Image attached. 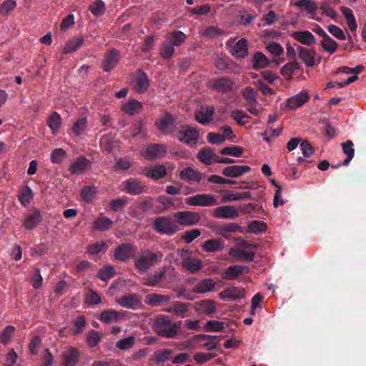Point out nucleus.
I'll return each instance as SVG.
<instances>
[{
  "label": "nucleus",
  "mask_w": 366,
  "mask_h": 366,
  "mask_svg": "<svg viewBox=\"0 0 366 366\" xmlns=\"http://www.w3.org/2000/svg\"><path fill=\"white\" fill-rule=\"evenodd\" d=\"M196 310L200 314L213 315L217 311L216 303L211 300H203L196 302Z\"/></svg>",
  "instance_id": "obj_25"
},
{
  "label": "nucleus",
  "mask_w": 366,
  "mask_h": 366,
  "mask_svg": "<svg viewBox=\"0 0 366 366\" xmlns=\"http://www.w3.org/2000/svg\"><path fill=\"white\" fill-rule=\"evenodd\" d=\"M204 177V174L192 167H186L183 169L179 174V178L184 181L201 182Z\"/></svg>",
  "instance_id": "obj_26"
},
{
  "label": "nucleus",
  "mask_w": 366,
  "mask_h": 366,
  "mask_svg": "<svg viewBox=\"0 0 366 366\" xmlns=\"http://www.w3.org/2000/svg\"><path fill=\"white\" fill-rule=\"evenodd\" d=\"M117 302L120 306L131 310H137L142 305L141 297L137 294L123 295L117 300Z\"/></svg>",
  "instance_id": "obj_11"
},
{
  "label": "nucleus",
  "mask_w": 366,
  "mask_h": 366,
  "mask_svg": "<svg viewBox=\"0 0 366 366\" xmlns=\"http://www.w3.org/2000/svg\"><path fill=\"white\" fill-rule=\"evenodd\" d=\"M167 152V147L162 144H154L148 146L142 152V155L147 160H154L163 157Z\"/></svg>",
  "instance_id": "obj_7"
},
{
  "label": "nucleus",
  "mask_w": 366,
  "mask_h": 366,
  "mask_svg": "<svg viewBox=\"0 0 366 366\" xmlns=\"http://www.w3.org/2000/svg\"><path fill=\"white\" fill-rule=\"evenodd\" d=\"M134 89L138 93H144L148 89L149 82L145 72L139 71L134 79Z\"/></svg>",
  "instance_id": "obj_35"
},
{
  "label": "nucleus",
  "mask_w": 366,
  "mask_h": 366,
  "mask_svg": "<svg viewBox=\"0 0 366 366\" xmlns=\"http://www.w3.org/2000/svg\"><path fill=\"white\" fill-rule=\"evenodd\" d=\"M157 202L162 205V207L157 208V212L159 213L165 212L167 209L174 205L173 200L171 197L163 195L159 196L157 198Z\"/></svg>",
  "instance_id": "obj_55"
},
{
  "label": "nucleus",
  "mask_w": 366,
  "mask_h": 366,
  "mask_svg": "<svg viewBox=\"0 0 366 366\" xmlns=\"http://www.w3.org/2000/svg\"><path fill=\"white\" fill-rule=\"evenodd\" d=\"M320 45L325 51L330 54H334L338 47L337 43L332 39L329 35L320 41Z\"/></svg>",
  "instance_id": "obj_46"
},
{
  "label": "nucleus",
  "mask_w": 366,
  "mask_h": 366,
  "mask_svg": "<svg viewBox=\"0 0 366 366\" xmlns=\"http://www.w3.org/2000/svg\"><path fill=\"white\" fill-rule=\"evenodd\" d=\"M89 10L96 16H102L105 10V4L102 0H96L89 5Z\"/></svg>",
  "instance_id": "obj_57"
},
{
  "label": "nucleus",
  "mask_w": 366,
  "mask_h": 366,
  "mask_svg": "<svg viewBox=\"0 0 366 366\" xmlns=\"http://www.w3.org/2000/svg\"><path fill=\"white\" fill-rule=\"evenodd\" d=\"M293 37L305 45H315L316 39L314 35L309 31H295L292 34Z\"/></svg>",
  "instance_id": "obj_32"
},
{
  "label": "nucleus",
  "mask_w": 366,
  "mask_h": 366,
  "mask_svg": "<svg viewBox=\"0 0 366 366\" xmlns=\"http://www.w3.org/2000/svg\"><path fill=\"white\" fill-rule=\"evenodd\" d=\"M147 297L148 299V303L152 305H162L169 301V297L167 296L160 295L158 294H151Z\"/></svg>",
  "instance_id": "obj_60"
},
{
  "label": "nucleus",
  "mask_w": 366,
  "mask_h": 366,
  "mask_svg": "<svg viewBox=\"0 0 366 366\" xmlns=\"http://www.w3.org/2000/svg\"><path fill=\"white\" fill-rule=\"evenodd\" d=\"M174 123V117L171 114L166 112L164 117L159 119L157 123V127L164 133L170 134L177 131Z\"/></svg>",
  "instance_id": "obj_14"
},
{
  "label": "nucleus",
  "mask_w": 366,
  "mask_h": 366,
  "mask_svg": "<svg viewBox=\"0 0 366 366\" xmlns=\"http://www.w3.org/2000/svg\"><path fill=\"white\" fill-rule=\"evenodd\" d=\"M16 6L15 0H6L0 5V15L6 16Z\"/></svg>",
  "instance_id": "obj_58"
},
{
  "label": "nucleus",
  "mask_w": 366,
  "mask_h": 366,
  "mask_svg": "<svg viewBox=\"0 0 366 366\" xmlns=\"http://www.w3.org/2000/svg\"><path fill=\"white\" fill-rule=\"evenodd\" d=\"M154 229L162 234L173 235L179 230V226L172 222L169 217H159L154 221Z\"/></svg>",
  "instance_id": "obj_3"
},
{
  "label": "nucleus",
  "mask_w": 366,
  "mask_h": 366,
  "mask_svg": "<svg viewBox=\"0 0 366 366\" xmlns=\"http://www.w3.org/2000/svg\"><path fill=\"white\" fill-rule=\"evenodd\" d=\"M175 219L182 226H192L200 220L199 214L192 211H180L174 214Z\"/></svg>",
  "instance_id": "obj_8"
},
{
  "label": "nucleus",
  "mask_w": 366,
  "mask_h": 366,
  "mask_svg": "<svg viewBox=\"0 0 366 366\" xmlns=\"http://www.w3.org/2000/svg\"><path fill=\"white\" fill-rule=\"evenodd\" d=\"M242 94L247 105L258 104L257 97L254 96V89L252 88H245L244 89L242 90Z\"/></svg>",
  "instance_id": "obj_61"
},
{
  "label": "nucleus",
  "mask_w": 366,
  "mask_h": 366,
  "mask_svg": "<svg viewBox=\"0 0 366 366\" xmlns=\"http://www.w3.org/2000/svg\"><path fill=\"white\" fill-rule=\"evenodd\" d=\"M188 205L199 207L216 206L219 203L214 196L210 194H200L189 197L185 199Z\"/></svg>",
  "instance_id": "obj_5"
},
{
  "label": "nucleus",
  "mask_w": 366,
  "mask_h": 366,
  "mask_svg": "<svg viewBox=\"0 0 366 366\" xmlns=\"http://www.w3.org/2000/svg\"><path fill=\"white\" fill-rule=\"evenodd\" d=\"M342 152L346 155V159L342 162L343 166H347L350 164L351 160L355 156L354 144L351 140H347L341 144Z\"/></svg>",
  "instance_id": "obj_43"
},
{
  "label": "nucleus",
  "mask_w": 366,
  "mask_h": 366,
  "mask_svg": "<svg viewBox=\"0 0 366 366\" xmlns=\"http://www.w3.org/2000/svg\"><path fill=\"white\" fill-rule=\"evenodd\" d=\"M341 11L346 19L347 24L350 29L351 31H355L357 29V26L352 11L350 8L343 6L341 8Z\"/></svg>",
  "instance_id": "obj_45"
},
{
  "label": "nucleus",
  "mask_w": 366,
  "mask_h": 366,
  "mask_svg": "<svg viewBox=\"0 0 366 366\" xmlns=\"http://www.w3.org/2000/svg\"><path fill=\"white\" fill-rule=\"evenodd\" d=\"M300 65L299 64L293 61L285 64L281 69V74L287 79H291L292 77V74L295 71L299 69Z\"/></svg>",
  "instance_id": "obj_48"
},
{
  "label": "nucleus",
  "mask_w": 366,
  "mask_h": 366,
  "mask_svg": "<svg viewBox=\"0 0 366 366\" xmlns=\"http://www.w3.org/2000/svg\"><path fill=\"white\" fill-rule=\"evenodd\" d=\"M168 41L174 47L180 46L185 41L186 35L181 31H174L169 33L165 39Z\"/></svg>",
  "instance_id": "obj_42"
},
{
  "label": "nucleus",
  "mask_w": 366,
  "mask_h": 366,
  "mask_svg": "<svg viewBox=\"0 0 366 366\" xmlns=\"http://www.w3.org/2000/svg\"><path fill=\"white\" fill-rule=\"evenodd\" d=\"M204 330L206 332H221L224 330V326L222 322L209 320L205 323Z\"/></svg>",
  "instance_id": "obj_54"
},
{
  "label": "nucleus",
  "mask_w": 366,
  "mask_h": 366,
  "mask_svg": "<svg viewBox=\"0 0 366 366\" xmlns=\"http://www.w3.org/2000/svg\"><path fill=\"white\" fill-rule=\"evenodd\" d=\"M222 193L224 194L222 196V200L224 202L247 199L252 197V194L249 192L234 194L229 191H223Z\"/></svg>",
  "instance_id": "obj_41"
},
{
  "label": "nucleus",
  "mask_w": 366,
  "mask_h": 366,
  "mask_svg": "<svg viewBox=\"0 0 366 366\" xmlns=\"http://www.w3.org/2000/svg\"><path fill=\"white\" fill-rule=\"evenodd\" d=\"M119 61V52L115 49H112L105 54L102 62V68L106 72L111 71Z\"/></svg>",
  "instance_id": "obj_12"
},
{
  "label": "nucleus",
  "mask_w": 366,
  "mask_h": 366,
  "mask_svg": "<svg viewBox=\"0 0 366 366\" xmlns=\"http://www.w3.org/2000/svg\"><path fill=\"white\" fill-rule=\"evenodd\" d=\"M239 215L237 209L230 205L221 206L215 209L214 216L216 218L234 219Z\"/></svg>",
  "instance_id": "obj_19"
},
{
  "label": "nucleus",
  "mask_w": 366,
  "mask_h": 366,
  "mask_svg": "<svg viewBox=\"0 0 366 366\" xmlns=\"http://www.w3.org/2000/svg\"><path fill=\"white\" fill-rule=\"evenodd\" d=\"M214 112L213 106L202 107L199 111L195 112V119L202 124L207 125L212 121Z\"/></svg>",
  "instance_id": "obj_15"
},
{
  "label": "nucleus",
  "mask_w": 366,
  "mask_h": 366,
  "mask_svg": "<svg viewBox=\"0 0 366 366\" xmlns=\"http://www.w3.org/2000/svg\"><path fill=\"white\" fill-rule=\"evenodd\" d=\"M234 81L227 76L218 77L210 84L209 87L219 93H228L233 90Z\"/></svg>",
  "instance_id": "obj_9"
},
{
  "label": "nucleus",
  "mask_w": 366,
  "mask_h": 366,
  "mask_svg": "<svg viewBox=\"0 0 366 366\" xmlns=\"http://www.w3.org/2000/svg\"><path fill=\"white\" fill-rule=\"evenodd\" d=\"M163 254L160 252H153L145 249L136 258L134 264L141 272H145L162 261Z\"/></svg>",
  "instance_id": "obj_2"
},
{
  "label": "nucleus",
  "mask_w": 366,
  "mask_h": 366,
  "mask_svg": "<svg viewBox=\"0 0 366 366\" xmlns=\"http://www.w3.org/2000/svg\"><path fill=\"white\" fill-rule=\"evenodd\" d=\"M47 125L51 130L53 134H56L61 125V117L60 114L56 112H53L48 118Z\"/></svg>",
  "instance_id": "obj_44"
},
{
  "label": "nucleus",
  "mask_w": 366,
  "mask_h": 366,
  "mask_svg": "<svg viewBox=\"0 0 366 366\" xmlns=\"http://www.w3.org/2000/svg\"><path fill=\"white\" fill-rule=\"evenodd\" d=\"M129 202V198L124 197L122 198L112 199L110 201L111 209L114 212H124V206Z\"/></svg>",
  "instance_id": "obj_51"
},
{
  "label": "nucleus",
  "mask_w": 366,
  "mask_h": 366,
  "mask_svg": "<svg viewBox=\"0 0 366 366\" xmlns=\"http://www.w3.org/2000/svg\"><path fill=\"white\" fill-rule=\"evenodd\" d=\"M252 67L255 70L267 68L269 61L267 57L260 51H256L252 60Z\"/></svg>",
  "instance_id": "obj_38"
},
{
  "label": "nucleus",
  "mask_w": 366,
  "mask_h": 366,
  "mask_svg": "<svg viewBox=\"0 0 366 366\" xmlns=\"http://www.w3.org/2000/svg\"><path fill=\"white\" fill-rule=\"evenodd\" d=\"M204 252H217L224 249L223 242L219 239H209L201 245Z\"/></svg>",
  "instance_id": "obj_28"
},
{
  "label": "nucleus",
  "mask_w": 366,
  "mask_h": 366,
  "mask_svg": "<svg viewBox=\"0 0 366 366\" xmlns=\"http://www.w3.org/2000/svg\"><path fill=\"white\" fill-rule=\"evenodd\" d=\"M232 118L241 126L245 125L248 123L247 119H250V117L244 113L243 110L237 109L231 112Z\"/></svg>",
  "instance_id": "obj_49"
},
{
  "label": "nucleus",
  "mask_w": 366,
  "mask_h": 366,
  "mask_svg": "<svg viewBox=\"0 0 366 366\" xmlns=\"http://www.w3.org/2000/svg\"><path fill=\"white\" fill-rule=\"evenodd\" d=\"M90 167L89 161L85 157H80L70 165L69 170L73 174H81Z\"/></svg>",
  "instance_id": "obj_23"
},
{
  "label": "nucleus",
  "mask_w": 366,
  "mask_h": 366,
  "mask_svg": "<svg viewBox=\"0 0 366 366\" xmlns=\"http://www.w3.org/2000/svg\"><path fill=\"white\" fill-rule=\"evenodd\" d=\"M42 216L39 209H30L25 215V219L23 222L24 227L26 229H34L41 222Z\"/></svg>",
  "instance_id": "obj_13"
},
{
  "label": "nucleus",
  "mask_w": 366,
  "mask_h": 366,
  "mask_svg": "<svg viewBox=\"0 0 366 366\" xmlns=\"http://www.w3.org/2000/svg\"><path fill=\"white\" fill-rule=\"evenodd\" d=\"M164 276H147L144 278L143 284L152 287H165L166 285L162 284V279Z\"/></svg>",
  "instance_id": "obj_56"
},
{
  "label": "nucleus",
  "mask_w": 366,
  "mask_h": 366,
  "mask_svg": "<svg viewBox=\"0 0 366 366\" xmlns=\"http://www.w3.org/2000/svg\"><path fill=\"white\" fill-rule=\"evenodd\" d=\"M223 31L217 26H208L202 33L207 38L214 39L223 34Z\"/></svg>",
  "instance_id": "obj_63"
},
{
  "label": "nucleus",
  "mask_w": 366,
  "mask_h": 366,
  "mask_svg": "<svg viewBox=\"0 0 366 366\" xmlns=\"http://www.w3.org/2000/svg\"><path fill=\"white\" fill-rule=\"evenodd\" d=\"M142 108V104L136 99H130L122 106V110L131 116L137 114Z\"/></svg>",
  "instance_id": "obj_40"
},
{
  "label": "nucleus",
  "mask_w": 366,
  "mask_h": 366,
  "mask_svg": "<svg viewBox=\"0 0 366 366\" xmlns=\"http://www.w3.org/2000/svg\"><path fill=\"white\" fill-rule=\"evenodd\" d=\"M143 174L154 179H159L166 175V169L163 165H155L152 167H145Z\"/></svg>",
  "instance_id": "obj_33"
},
{
  "label": "nucleus",
  "mask_w": 366,
  "mask_h": 366,
  "mask_svg": "<svg viewBox=\"0 0 366 366\" xmlns=\"http://www.w3.org/2000/svg\"><path fill=\"white\" fill-rule=\"evenodd\" d=\"M136 247L131 244H122L114 250V258L120 262H127L134 255Z\"/></svg>",
  "instance_id": "obj_10"
},
{
  "label": "nucleus",
  "mask_w": 366,
  "mask_h": 366,
  "mask_svg": "<svg viewBox=\"0 0 366 366\" xmlns=\"http://www.w3.org/2000/svg\"><path fill=\"white\" fill-rule=\"evenodd\" d=\"M124 190L133 195H137L143 193L146 187L138 179H128L124 182Z\"/></svg>",
  "instance_id": "obj_18"
},
{
  "label": "nucleus",
  "mask_w": 366,
  "mask_h": 366,
  "mask_svg": "<svg viewBox=\"0 0 366 366\" xmlns=\"http://www.w3.org/2000/svg\"><path fill=\"white\" fill-rule=\"evenodd\" d=\"M181 327V322H172L169 316H160L154 322V330L165 338H174Z\"/></svg>",
  "instance_id": "obj_1"
},
{
  "label": "nucleus",
  "mask_w": 366,
  "mask_h": 366,
  "mask_svg": "<svg viewBox=\"0 0 366 366\" xmlns=\"http://www.w3.org/2000/svg\"><path fill=\"white\" fill-rule=\"evenodd\" d=\"M219 297L222 300H236L244 297V289L239 287H230L219 294Z\"/></svg>",
  "instance_id": "obj_21"
},
{
  "label": "nucleus",
  "mask_w": 366,
  "mask_h": 366,
  "mask_svg": "<svg viewBox=\"0 0 366 366\" xmlns=\"http://www.w3.org/2000/svg\"><path fill=\"white\" fill-rule=\"evenodd\" d=\"M87 127L86 118L84 117L77 120L73 125L72 131L76 136L83 134Z\"/></svg>",
  "instance_id": "obj_64"
},
{
  "label": "nucleus",
  "mask_w": 366,
  "mask_h": 366,
  "mask_svg": "<svg viewBox=\"0 0 366 366\" xmlns=\"http://www.w3.org/2000/svg\"><path fill=\"white\" fill-rule=\"evenodd\" d=\"M177 132L178 139L188 145H195L199 137L198 130L188 124H182L177 129Z\"/></svg>",
  "instance_id": "obj_4"
},
{
  "label": "nucleus",
  "mask_w": 366,
  "mask_h": 366,
  "mask_svg": "<svg viewBox=\"0 0 366 366\" xmlns=\"http://www.w3.org/2000/svg\"><path fill=\"white\" fill-rule=\"evenodd\" d=\"M229 254L235 259H243L252 262L254 259V253L252 251L244 250L242 248H232L229 251Z\"/></svg>",
  "instance_id": "obj_30"
},
{
  "label": "nucleus",
  "mask_w": 366,
  "mask_h": 366,
  "mask_svg": "<svg viewBox=\"0 0 366 366\" xmlns=\"http://www.w3.org/2000/svg\"><path fill=\"white\" fill-rule=\"evenodd\" d=\"M84 42V39L81 36L69 40L62 49V54H66L77 51L83 45Z\"/></svg>",
  "instance_id": "obj_37"
},
{
  "label": "nucleus",
  "mask_w": 366,
  "mask_h": 366,
  "mask_svg": "<svg viewBox=\"0 0 366 366\" xmlns=\"http://www.w3.org/2000/svg\"><path fill=\"white\" fill-rule=\"evenodd\" d=\"M298 8H304L310 14L315 13L317 6L313 0H299L295 3Z\"/></svg>",
  "instance_id": "obj_47"
},
{
  "label": "nucleus",
  "mask_w": 366,
  "mask_h": 366,
  "mask_svg": "<svg viewBox=\"0 0 366 366\" xmlns=\"http://www.w3.org/2000/svg\"><path fill=\"white\" fill-rule=\"evenodd\" d=\"M101 339L100 333L95 330H90L86 337V343L91 348L97 346Z\"/></svg>",
  "instance_id": "obj_62"
},
{
  "label": "nucleus",
  "mask_w": 366,
  "mask_h": 366,
  "mask_svg": "<svg viewBox=\"0 0 366 366\" xmlns=\"http://www.w3.org/2000/svg\"><path fill=\"white\" fill-rule=\"evenodd\" d=\"M182 264L184 269L194 273L200 270L202 267V262L194 257L187 256L183 259Z\"/></svg>",
  "instance_id": "obj_27"
},
{
  "label": "nucleus",
  "mask_w": 366,
  "mask_h": 366,
  "mask_svg": "<svg viewBox=\"0 0 366 366\" xmlns=\"http://www.w3.org/2000/svg\"><path fill=\"white\" fill-rule=\"evenodd\" d=\"M112 225L113 222L110 218L100 215L94 221L92 229L94 231H107Z\"/></svg>",
  "instance_id": "obj_31"
},
{
  "label": "nucleus",
  "mask_w": 366,
  "mask_h": 366,
  "mask_svg": "<svg viewBox=\"0 0 366 366\" xmlns=\"http://www.w3.org/2000/svg\"><path fill=\"white\" fill-rule=\"evenodd\" d=\"M63 359L65 366H74L79 360V352L70 347L63 353Z\"/></svg>",
  "instance_id": "obj_29"
},
{
  "label": "nucleus",
  "mask_w": 366,
  "mask_h": 366,
  "mask_svg": "<svg viewBox=\"0 0 366 366\" xmlns=\"http://www.w3.org/2000/svg\"><path fill=\"white\" fill-rule=\"evenodd\" d=\"M244 152V149L238 146H229L223 148L220 151V154L222 155H229L235 157H239L242 156Z\"/></svg>",
  "instance_id": "obj_53"
},
{
  "label": "nucleus",
  "mask_w": 366,
  "mask_h": 366,
  "mask_svg": "<svg viewBox=\"0 0 366 366\" xmlns=\"http://www.w3.org/2000/svg\"><path fill=\"white\" fill-rule=\"evenodd\" d=\"M215 282L211 279H204L197 283L193 288V292L202 294L214 290Z\"/></svg>",
  "instance_id": "obj_39"
},
{
  "label": "nucleus",
  "mask_w": 366,
  "mask_h": 366,
  "mask_svg": "<svg viewBox=\"0 0 366 366\" xmlns=\"http://www.w3.org/2000/svg\"><path fill=\"white\" fill-rule=\"evenodd\" d=\"M194 342L202 341L204 342L202 347L209 350H214L217 348L219 343L217 336H212L209 335H196L192 337Z\"/></svg>",
  "instance_id": "obj_22"
},
{
  "label": "nucleus",
  "mask_w": 366,
  "mask_h": 366,
  "mask_svg": "<svg viewBox=\"0 0 366 366\" xmlns=\"http://www.w3.org/2000/svg\"><path fill=\"white\" fill-rule=\"evenodd\" d=\"M242 232V227L239 224L234 222H229L218 227L217 234L221 237L228 239L229 237L230 233Z\"/></svg>",
  "instance_id": "obj_34"
},
{
  "label": "nucleus",
  "mask_w": 366,
  "mask_h": 366,
  "mask_svg": "<svg viewBox=\"0 0 366 366\" xmlns=\"http://www.w3.org/2000/svg\"><path fill=\"white\" fill-rule=\"evenodd\" d=\"M231 54L236 59H243L248 54V41L242 38L235 43L230 50Z\"/></svg>",
  "instance_id": "obj_20"
},
{
  "label": "nucleus",
  "mask_w": 366,
  "mask_h": 366,
  "mask_svg": "<svg viewBox=\"0 0 366 366\" xmlns=\"http://www.w3.org/2000/svg\"><path fill=\"white\" fill-rule=\"evenodd\" d=\"M299 57L307 66L312 67L315 65L316 51L314 49H309L302 46H297Z\"/></svg>",
  "instance_id": "obj_24"
},
{
  "label": "nucleus",
  "mask_w": 366,
  "mask_h": 366,
  "mask_svg": "<svg viewBox=\"0 0 366 366\" xmlns=\"http://www.w3.org/2000/svg\"><path fill=\"white\" fill-rule=\"evenodd\" d=\"M34 194L30 187H26L21 191L19 195V201L24 206L26 207L33 199Z\"/></svg>",
  "instance_id": "obj_52"
},
{
  "label": "nucleus",
  "mask_w": 366,
  "mask_h": 366,
  "mask_svg": "<svg viewBox=\"0 0 366 366\" xmlns=\"http://www.w3.org/2000/svg\"><path fill=\"white\" fill-rule=\"evenodd\" d=\"M250 170L251 167L247 165H232L224 167L222 174L227 177L237 178Z\"/></svg>",
  "instance_id": "obj_17"
},
{
  "label": "nucleus",
  "mask_w": 366,
  "mask_h": 366,
  "mask_svg": "<svg viewBox=\"0 0 366 366\" xmlns=\"http://www.w3.org/2000/svg\"><path fill=\"white\" fill-rule=\"evenodd\" d=\"M309 100L310 95L308 92L303 91L287 99L285 102V107H282L281 109L284 112H287L289 110H295L297 108L301 107Z\"/></svg>",
  "instance_id": "obj_6"
},
{
  "label": "nucleus",
  "mask_w": 366,
  "mask_h": 366,
  "mask_svg": "<svg viewBox=\"0 0 366 366\" xmlns=\"http://www.w3.org/2000/svg\"><path fill=\"white\" fill-rule=\"evenodd\" d=\"M217 156L214 154V149L210 147H204L201 149L197 154L198 159L205 165L212 164V162H215Z\"/></svg>",
  "instance_id": "obj_36"
},
{
  "label": "nucleus",
  "mask_w": 366,
  "mask_h": 366,
  "mask_svg": "<svg viewBox=\"0 0 366 366\" xmlns=\"http://www.w3.org/2000/svg\"><path fill=\"white\" fill-rule=\"evenodd\" d=\"M14 331L15 327L14 326H6L0 333V342L4 345H8L14 336Z\"/></svg>",
  "instance_id": "obj_50"
},
{
  "label": "nucleus",
  "mask_w": 366,
  "mask_h": 366,
  "mask_svg": "<svg viewBox=\"0 0 366 366\" xmlns=\"http://www.w3.org/2000/svg\"><path fill=\"white\" fill-rule=\"evenodd\" d=\"M125 312H118L112 309L102 311L99 315V320L105 324L117 322L125 316Z\"/></svg>",
  "instance_id": "obj_16"
},
{
  "label": "nucleus",
  "mask_w": 366,
  "mask_h": 366,
  "mask_svg": "<svg viewBox=\"0 0 366 366\" xmlns=\"http://www.w3.org/2000/svg\"><path fill=\"white\" fill-rule=\"evenodd\" d=\"M174 47L165 39L162 47L160 48V55L163 59H169L173 55Z\"/></svg>",
  "instance_id": "obj_59"
}]
</instances>
